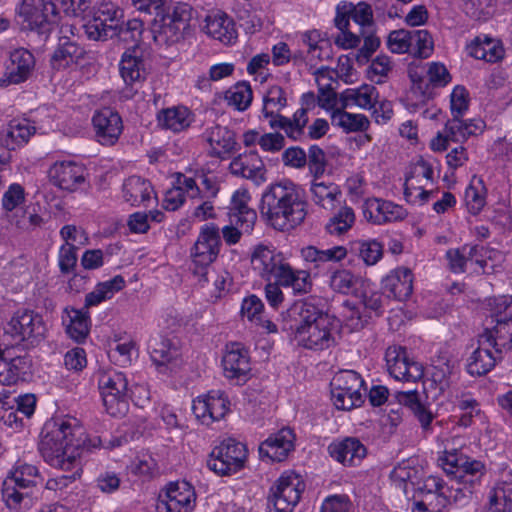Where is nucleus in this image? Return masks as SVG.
I'll list each match as a JSON object with an SVG mask.
<instances>
[{"mask_svg": "<svg viewBox=\"0 0 512 512\" xmlns=\"http://www.w3.org/2000/svg\"><path fill=\"white\" fill-rule=\"evenodd\" d=\"M126 442L127 438L122 436H112L110 440L96 435L87 436L78 419L64 416L45 422L38 449L49 465L71 471L80 465L79 458L84 451L113 449Z\"/></svg>", "mask_w": 512, "mask_h": 512, "instance_id": "f257e3e1", "label": "nucleus"}, {"mask_svg": "<svg viewBox=\"0 0 512 512\" xmlns=\"http://www.w3.org/2000/svg\"><path fill=\"white\" fill-rule=\"evenodd\" d=\"M281 328L298 345L320 351L335 345L338 320L307 300L294 303L283 314Z\"/></svg>", "mask_w": 512, "mask_h": 512, "instance_id": "f03ea898", "label": "nucleus"}, {"mask_svg": "<svg viewBox=\"0 0 512 512\" xmlns=\"http://www.w3.org/2000/svg\"><path fill=\"white\" fill-rule=\"evenodd\" d=\"M307 207L303 190L291 180L283 179L264 189L259 209L267 225L280 232H290L305 221Z\"/></svg>", "mask_w": 512, "mask_h": 512, "instance_id": "7ed1b4c3", "label": "nucleus"}, {"mask_svg": "<svg viewBox=\"0 0 512 512\" xmlns=\"http://www.w3.org/2000/svg\"><path fill=\"white\" fill-rule=\"evenodd\" d=\"M122 11L111 2H102L94 7L87 15L83 25L85 35L89 40L107 41L115 36L133 42L141 40L143 23L140 20H129L126 24L120 22Z\"/></svg>", "mask_w": 512, "mask_h": 512, "instance_id": "20e7f679", "label": "nucleus"}, {"mask_svg": "<svg viewBox=\"0 0 512 512\" xmlns=\"http://www.w3.org/2000/svg\"><path fill=\"white\" fill-rule=\"evenodd\" d=\"M191 10L188 4L179 3L173 8L157 11L150 31L155 43L169 46L181 41L190 27Z\"/></svg>", "mask_w": 512, "mask_h": 512, "instance_id": "39448f33", "label": "nucleus"}, {"mask_svg": "<svg viewBox=\"0 0 512 512\" xmlns=\"http://www.w3.org/2000/svg\"><path fill=\"white\" fill-rule=\"evenodd\" d=\"M36 466L18 462L4 481L2 497L9 509H28L33 505L31 489L37 484Z\"/></svg>", "mask_w": 512, "mask_h": 512, "instance_id": "423d86ee", "label": "nucleus"}, {"mask_svg": "<svg viewBox=\"0 0 512 512\" xmlns=\"http://www.w3.org/2000/svg\"><path fill=\"white\" fill-rule=\"evenodd\" d=\"M488 306L493 325L487 327L481 336L489 340L493 349L503 354L512 349V297L489 299Z\"/></svg>", "mask_w": 512, "mask_h": 512, "instance_id": "0eeeda50", "label": "nucleus"}, {"mask_svg": "<svg viewBox=\"0 0 512 512\" xmlns=\"http://www.w3.org/2000/svg\"><path fill=\"white\" fill-rule=\"evenodd\" d=\"M17 17L23 29L46 39L58 22L59 13L53 0H22Z\"/></svg>", "mask_w": 512, "mask_h": 512, "instance_id": "6e6552de", "label": "nucleus"}, {"mask_svg": "<svg viewBox=\"0 0 512 512\" xmlns=\"http://www.w3.org/2000/svg\"><path fill=\"white\" fill-rule=\"evenodd\" d=\"M220 228L215 223L201 226L198 237L190 250L192 271L207 281L211 264L217 259L221 248Z\"/></svg>", "mask_w": 512, "mask_h": 512, "instance_id": "1a4fd4ad", "label": "nucleus"}, {"mask_svg": "<svg viewBox=\"0 0 512 512\" xmlns=\"http://www.w3.org/2000/svg\"><path fill=\"white\" fill-rule=\"evenodd\" d=\"M98 388L103 405L113 417H123L129 410L128 380L126 375L116 370L100 374Z\"/></svg>", "mask_w": 512, "mask_h": 512, "instance_id": "9d476101", "label": "nucleus"}, {"mask_svg": "<svg viewBox=\"0 0 512 512\" xmlns=\"http://www.w3.org/2000/svg\"><path fill=\"white\" fill-rule=\"evenodd\" d=\"M300 475L286 471L270 487L267 512H293L305 490Z\"/></svg>", "mask_w": 512, "mask_h": 512, "instance_id": "9b49d317", "label": "nucleus"}, {"mask_svg": "<svg viewBox=\"0 0 512 512\" xmlns=\"http://www.w3.org/2000/svg\"><path fill=\"white\" fill-rule=\"evenodd\" d=\"M246 459V446L228 438L212 449L207 459V467L220 476L231 475L244 467Z\"/></svg>", "mask_w": 512, "mask_h": 512, "instance_id": "f8f14e48", "label": "nucleus"}, {"mask_svg": "<svg viewBox=\"0 0 512 512\" xmlns=\"http://www.w3.org/2000/svg\"><path fill=\"white\" fill-rule=\"evenodd\" d=\"M364 380L353 370H342L331 381V397L339 410H351L363 403Z\"/></svg>", "mask_w": 512, "mask_h": 512, "instance_id": "ddd939ff", "label": "nucleus"}, {"mask_svg": "<svg viewBox=\"0 0 512 512\" xmlns=\"http://www.w3.org/2000/svg\"><path fill=\"white\" fill-rule=\"evenodd\" d=\"M278 119V124L271 123V129L283 130L293 141L318 140L329 131V123L323 118H317L307 126L309 118L304 109H297L291 118Z\"/></svg>", "mask_w": 512, "mask_h": 512, "instance_id": "4468645a", "label": "nucleus"}, {"mask_svg": "<svg viewBox=\"0 0 512 512\" xmlns=\"http://www.w3.org/2000/svg\"><path fill=\"white\" fill-rule=\"evenodd\" d=\"M5 333L16 342L37 344L44 339L47 327L43 317L30 309L17 310L6 324Z\"/></svg>", "mask_w": 512, "mask_h": 512, "instance_id": "2eb2a0df", "label": "nucleus"}, {"mask_svg": "<svg viewBox=\"0 0 512 512\" xmlns=\"http://www.w3.org/2000/svg\"><path fill=\"white\" fill-rule=\"evenodd\" d=\"M194 487L185 480L169 482L161 489L158 502V512H191L196 506Z\"/></svg>", "mask_w": 512, "mask_h": 512, "instance_id": "dca6fc26", "label": "nucleus"}, {"mask_svg": "<svg viewBox=\"0 0 512 512\" xmlns=\"http://www.w3.org/2000/svg\"><path fill=\"white\" fill-rule=\"evenodd\" d=\"M31 367L28 354L16 355L13 348L0 350V384L12 386L27 381L32 374Z\"/></svg>", "mask_w": 512, "mask_h": 512, "instance_id": "f3484780", "label": "nucleus"}, {"mask_svg": "<svg viewBox=\"0 0 512 512\" xmlns=\"http://www.w3.org/2000/svg\"><path fill=\"white\" fill-rule=\"evenodd\" d=\"M385 360L389 374L398 381L416 382L423 377L421 364L410 360L404 347H388Z\"/></svg>", "mask_w": 512, "mask_h": 512, "instance_id": "a211bd4d", "label": "nucleus"}, {"mask_svg": "<svg viewBox=\"0 0 512 512\" xmlns=\"http://www.w3.org/2000/svg\"><path fill=\"white\" fill-rule=\"evenodd\" d=\"M230 402L223 391L212 390L193 400L192 411L204 425L219 421L228 413Z\"/></svg>", "mask_w": 512, "mask_h": 512, "instance_id": "6ab92c4d", "label": "nucleus"}, {"mask_svg": "<svg viewBox=\"0 0 512 512\" xmlns=\"http://www.w3.org/2000/svg\"><path fill=\"white\" fill-rule=\"evenodd\" d=\"M203 138L209 145V156L220 160L229 159L239 148L235 132L226 126L216 124L207 127Z\"/></svg>", "mask_w": 512, "mask_h": 512, "instance_id": "aec40b11", "label": "nucleus"}, {"mask_svg": "<svg viewBox=\"0 0 512 512\" xmlns=\"http://www.w3.org/2000/svg\"><path fill=\"white\" fill-rule=\"evenodd\" d=\"M287 259L276 249L257 245L251 254V267L253 271L266 281L276 279Z\"/></svg>", "mask_w": 512, "mask_h": 512, "instance_id": "412c9836", "label": "nucleus"}, {"mask_svg": "<svg viewBox=\"0 0 512 512\" xmlns=\"http://www.w3.org/2000/svg\"><path fill=\"white\" fill-rule=\"evenodd\" d=\"M92 123L97 141L104 146H113L123 131L121 116L109 107L96 111Z\"/></svg>", "mask_w": 512, "mask_h": 512, "instance_id": "4be33fe9", "label": "nucleus"}, {"mask_svg": "<svg viewBox=\"0 0 512 512\" xmlns=\"http://www.w3.org/2000/svg\"><path fill=\"white\" fill-rule=\"evenodd\" d=\"M222 366L226 378L237 383L245 382L251 371L248 350L241 343L228 344L222 358Z\"/></svg>", "mask_w": 512, "mask_h": 512, "instance_id": "5701e85b", "label": "nucleus"}, {"mask_svg": "<svg viewBox=\"0 0 512 512\" xmlns=\"http://www.w3.org/2000/svg\"><path fill=\"white\" fill-rule=\"evenodd\" d=\"M138 42L123 52L119 62L120 76L125 84L130 86L142 83L147 76L144 51Z\"/></svg>", "mask_w": 512, "mask_h": 512, "instance_id": "b1692460", "label": "nucleus"}, {"mask_svg": "<svg viewBox=\"0 0 512 512\" xmlns=\"http://www.w3.org/2000/svg\"><path fill=\"white\" fill-rule=\"evenodd\" d=\"M232 175L252 181L259 186L266 181V167L256 151L245 152L234 157L229 164Z\"/></svg>", "mask_w": 512, "mask_h": 512, "instance_id": "393cba45", "label": "nucleus"}, {"mask_svg": "<svg viewBox=\"0 0 512 512\" xmlns=\"http://www.w3.org/2000/svg\"><path fill=\"white\" fill-rule=\"evenodd\" d=\"M85 168L74 161H57L49 169V179L62 190L75 191L85 182Z\"/></svg>", "mask_w": 512, "mask_h": 512, "instance_id": "a878e982", "label": "nucleus"}, {"mask_svg": "<svg viewBox=\"0 0 512 512\" xmlns=\"http://www.w3.org/2000/svg\"><path fill=\"white\" fill-rule=\"evenodd\" d=\"M295 434L292 429L285 427L271 434L259 446V454L262 458L281 462L294 450Z\"/></svg>", "mask_w": 512, "mask_h": 512, "instance_id": "bb28decb", "label": "nucleus"}, {"mask_svg": "<svg viewBox=\"0 0 512 512\" xmlns=\"http://www.w3.org/2000/svg\"><path fill=\"white\" fill-rule=\"evenodd\" d=\"M59 43L51 57V65L54 69L60 70L77 64L85 56V50L75 41H72L66 34L71 33L72 26L64 25L61 27Z\"/></svg>", "mask_w": 512, "mask_h": 512, "instance_id": "cd10ccee", "label": "nucleus"}, {"mask_svg": "<svg viewBox=\"0 0 512 512\" xmlns=\"http://www.w3.org/2000/svg\"><path fill=\"white\" fill-rule=\"evenodd\" d=\"M502 357L503 354L497 349H493L489 340L480 335L477 349L472 352L467 360V372L472 376L485 375L494 368Z\"/></svg>", "mask_w": 512, "mask_h": 512, "instance_id": "c85d7f7f", "label": "nucleus"}, {"mask_svg": "<svg viewBox=\"0 0 512 512\" xmlns=\"http://www.w3.org/2000/svg\"><path fill=\"white\" fill-rule=\"evenodd\" d=\"M35 66L34 56L24 48L16 49L10 54V63L6 67L1 86L19 84L28 79Z\"/></svg>", "mask_w": 512, "mask_h": 512, "instance_id": "c756f323", "label": "nucleus"}, {"mask_svg": "<svg viewBox=\"0 0 512 512\" xmlns=\"http://www.w3.org/2000/svg\"><path fill=\"white\" fill-rule=\"evenodd\" d=\"M364 217L374 224L399 221L407 216L400 205L379 198L367 199L363 206Z\"/></svg>", "mask_w": 512, "mask_h": 512, "instance_id": "7c9ffc66", "label": "nucleus"}, {"mask_svg": "<svg viewBox=\"0 0 512 512\" xmlns=\"http://www.w3.org/2000/svg\"><path fill=\"white\" fill-rule=\"evenodd\" d=\"M332 459L344 466L359 464L367 454L366 447L355 437L334 440L327 448Z\"/></svg>", "mask_w": 512, "mask_h": 512, "instance_id": "2f4dec72", "label": "nucleus"}, {"mask_svg": "<svg viewBox=\"0 0 512 512\" xmlns=\"http://www.w3.org/2000/svg\"><path fill=\"white\" fill-rule=\"evenodd\" d=\"M487 512H512V470L503 469L491 487Z\"/></svg>", "mask_w": 512, "mask_h": 512, "instance_id": "473e14b6", "label": "nucleus"}, {"mask_svg": "<svg viewBox=\"0 0 512 512\" xmlns=\"http://www.w3.org/2000/svg\"><path fill=\"white\" fill-rule=\"evenodd\" d=\"M205 33L219 42L229 45L237 39V30L231 17L222 11L210 12L205 17Z\"/></svg>", "mask_w": 512, "mask_h": 512, "instance_id": "72a5a7b5", "label": "nucleus"}, {"mask_svg": "<svg viewBox=\"0 0 512 512\" xmlns=\"http://www.w3.org/2000/svg\"><path fill=\"white\" fill-rule=\"evenodd\" d=\"M383 294L388 298L404 301L413 291L412 271L405 267L390 272L382 281Z\"/></svg>", "mask_w": 512, "mask_h": 512, "instance_id": "f704fd0d", "label": "nucleus"}, {"mask_svg": "<svg viewBox=\"0 0 512 512\" xmlns=\"http://www.w3.org/2000/svg\"><path fill=\"white\" fill-rule=\"evenodd\" d=\"M350 19L360 26L370 25L373 21L371 6L365 2L354 5L352 2L341 1L336 6L335 26L338 29L349 27Z\"/></svg>", "mask_w": 512, "mask_h": 512, "instance_id": "c9c22d12", "label": "nucleus"}, {"mask_svg": "<svg viewBox=\"0 0 512 512\" xmlns=\"http://www.w3.org/2000/svg\"><path fill=\"white\" fill-rule=\"evenodd\" d=\"M472 133L471 124L463 121L462 117H453L448 120L444 131L439 132L431 141V148L434 151H444L447 149L449 142L462 143L466 141Z\"/></svg>", "mask_w": 512, "mask_h": 512, "instance_id": "e433bc0d", "label": "nucleus"}, {"mask_svg": "<svg viewBox=\"0 0 512 512\" xmlns=\"http://www.w3.org/2000/svg\"><path fill=\"white\" fill-rule=\"evenodd\" d=\"M62 324L68 336L78 343L84 342L90 331V316L86 309L66 306L62 312Z\"/></svg>", "mask_w": 512, "mask_h": 512, "instance_id": "4c0bfd02", "label": "nucleus"}, {"mask_svg": "<svg viewBox=\"0 0 512 512\" xmlns=\"http://www.w3.org/2000/svg\"><path fill=\"white\" fill-rule=\"evenodd\" d=\"M123 198L132 206L147 205L154 195V189L147 179L130 176L122 185Z\"/></svg>", "mask_w": 512, "mask_h": 512, "instance_id": "58836bf2", "label": "nucleus"}, {"mask_svg": "<svg viewBox=\"0 0 512 512\" xmlns=\"http://www.w3.org/2000/svg\"><path fill=\"white\" fill-rule=\"evenodd\" d=\"M285 288H292L295 294L303 295L312 290L313 282L308 270L294 269L288 261L275 279Z\"/></svg>", "mask_w": 512, "mask_h": 512, "instance_id": "ea45409f", "label": "nucleus"}, {"mask_svg": "<svg viewBox=\"0 0 512 512\" xmlns=\"http://www.w3.org/2000/svg\"><path fill=\"white\" fill-rule=\"evenodd\" d=\"M157 120L160 127L173 132H181L191 125L194 117L187 107L173 106L159 111Z\"/></svg>", "mask_w": 512, "mask_h": 512, "instance_id": "a19ab883", "label": "nucleus"}, {"mask_svg": "<svg viewBox=\"0 0 512 512\" xmlns=\"http://www.w3.org/2000/svg\"><path fill=\"white\" fill-rule=\"evenodd\" d=\"M480 248L477 245H464L461 248L450 249L446 253L450 270L454 273H462L470 265H479L483 268L485 261L479 258Z\"/></svg>", "mask_w": 512, "mask_h": 512, "instance_id": "79ce46f5", "label": "nucleus"}, {"mask_svg": "<svg viewBox=\"0 0 512 512\" xmlns=\"http://www.w3.org/2000/svg\"><path fill=\"white\" fill-rule=\"evenodd\" d=\"M310 192L313 202L326 210L334 209L342 196V192L337 184L321 181L320 178L313 179Z\"/></svg>", "mask_w": 512, "mask_h": 512, "instance_id": "37998d69", "label": "nucleus"}, {"mask_svg": "<svg viewBox=\"0 0 512 512\" xmlns=\"http://www.w3.org/2000/svg\"><path fill=\"white\" fill-rule=\"evenodd\" d=\"M35 133V127L26 119H13L3 130L2 142L9 150H15L18 146L27 143Z\"/></svg>", "mask_w": 512, "mask_h": 512, "instance_id": "c03bdc74", "label": "nucleus"}, {"mask_svg": "<svg viewBox=\"0 0 512 512\" xmlns=\"http://www.w3.org/2000/svg\"><path fill=\"white\" fill-rule=\"evenodd\" d=\"M378 91L372 85H362L357 89H346L341 94L342 108L358 106L363 109H371L377 101Z\"/></svg>", "mask_w": 512, "mask_h": 512, "instance_id": "a18cd8bd", "label": "nucleus"}, {"mask_svg": "<svg viewBox=\"0 0 512 512\" xmlns=\"http://www.w3.org/2000/svg\"><path fill=\"white\" fill-rule=\"evenodd\" d=\"M286 105L287 98L283 88L280 86H272L264 98L262 109L263 117L268 121L270 127L271 123L278 124V117L286 118L279 113Z\"/></svg>", "mask_w": 512, "mask_h": 512, "instance_id": "49530a36", "label": "nucleus"}, {"mask_svg": "<svg viewBox=\"0 0 512 512\" xmlns=\"http://www.w3.org/2000/svg\"><path fill=\"white\" fill-rule=\"evenodd\" d=\"M444 445V451L438 457V464L448 475L456 476L463 469H467L474 459L464 455L456 448H449V441Z\"/></svg>", "mask_w": 512, "mask_h": 512, "instance_id": "de8ad7c7", "label": "nucleus"}, {"mask_svg": "<svg viewBox=\"0 0 512 512\" xmlns=\"http://www.w3.org/2000/svg\"><path fill=\"white\" fill-rule=\"evenodd\" d=\"M468 49L472 57L489 63H495L504 56L502 45L498 41L488 37H485L483 41L477 38L470 44Z\"/></svg>", "mask_w": 512, "mask_h": 512, "instance_id": "09e8293b", "label": "nucleus"}, {"mask_svg": "<svg viewBox=\"0 0 512 512\" xmlns=\"http://www.w3.org/2000/svg\"><path fill=\"white\" fill-rule=\"evenodd\" d=\"M125 285L122 276L117 275L113 279L99 283L95 289L85 297L84 309L97 306L105 300L111 299L113 295L120 291Z\"/></svg>", "mask_w": 512, "mask_h": 512, "instance_id": "8fccbe9b", "label": "nucleus"}, {"mask_svg": "<svg viewBox=\"0 0 512 512\" xmlns=\"http://www.w3.org/2000/svg\"><path fill=\"white\" fill-rule=\"evenodd\" d=\"M344 109H336L332 112L331 122L334 126L342 128L347 133L366 131L369 128L370 122L365 115L349 113Z\"/></svg>", "mask_w": 512, "mask_h": 512, "instance_id": "3c124183", "label": "nucleus"}, {"mask_svg": "<svg viewBox=\"0 0 512 512\" xmlns=\"http://www.w3.org/2000/svg\"><path fill=\"white\" fill-rule=\"evenodd\" d=\"M224 99L228 106L237 111H245L253 100L252 88L246 81L237 82L225 92Z\"/></svg>", "mask_w": 512, "mask_h": 512, "instance_id": "603ef678", "label": "nucleus"}, {"mask_svg": "<svg viewBox=\"0 0 512 512\" xmlns=\"http://www.w3.org/2000/svg\"><path fill=\"white\" fill-rule=\"evenodd\" d=\"M148 347L150 357L158 367L166 366L179 355L177 348L166 338H153L149 341Z\"/></svg>", "mask_w": 512, "mask_h": 512, "instance_id": "864d4df0", "label": "nucleus"}, {"mask_svg": "<svg viewBox=\"0 0 512 512\" xmlns=\"http://www.w3.org/2000/svg\"><path fill=\"white\" fill-rule=\"evenodd\" d=\"M230 222L245 233L252 231L257 215L255 210L248 207L247 203L233 197V207L230 209Z\"/></svg>", "mask_w": 512, "mask_h": 512, "instance_id": "5fc2aeb1", "label": "nucleus"}, {"mask_svg": "<svg viewBox=\"0 0 512 512\" xmlns=\"http://www.w3.org/2000/svg\"><path fill=\"white\" fill-rule=\"evenodd\" d=\"M485 472L486 469L484 463L478 460H473L467 469H463L454 477L455 482L464 486V489L473 494L475 489L481 485Z\"/></svg>", "mask_w": 512, "mask_h": 512, "instance_id": "6e6d98bb", "label": "nucleus"}, {"mask_svg": "<svg viewBox=\"0 0 512 512\" xmlns=\"http://www.w3.org/2000/svg\"><path fill=\"white\" fill-rule=\"evenodd\" d=\"M486 187L482 179L474 178L465 190V204L472 215L479 214L486 204Z\"/></svg>", "mask_w": 512, "mask_h": 512, "instance_id": "4d7b16f0", "label": "nucleus"}, {"mask_svg": "<svg viewBox=\"0 0 512 512\" xmlns=\"http://www.w3.org/2000/svg\"><path fill=\"white\" fill-rule=\"evenodd\" d=\"M355 223L354 210L349 206L341 207L327 222L325 228L330 235L340 236L352 228Z\"/></svg>", "mask_w": 512, "mask_h": 512, "instance_id": "13d9d810", "label": "nucleus"}, {"mask_svg": "<svg viewBox=\"0 0 512 512\" xmlns=\"http://www.w3.org/2000/svg\"><path fill=\"white\" fill-rule=\"evenodd\" d=\"M360 278L350 270L338 269L332 272L329 285L332 290L341 294H351L358 288Z\"/></svg>", "mask_w": 512, "mask_h": 512, "instance_id": "bf43d9fd", "label": "nucleus"}, {"mask_svg": "<svg viewBox=\"0 0 512 512\" xmlns=\"http://www.w3.org/2000/svg\"><path fill=\"white\" fill-rule=\"evenodd\" d=\"M434 49V42L428 30H411V50L409 54L416 58H428Z\"/></svg>", "mask_w": 512, "mask_h": 512, "instance_id": "052dcab7", "label": "nucleus"}, {"mask_svg": "<svg viewBox=\"0 0 512 512\" xmlns=\"http://www.w3.org/2000/svg\"><path fill=\"white\" fill-rule=\"evenodd\" d=\"M354 249L366 265L376 264L383 255V246L377 240L357 241Z\"/></svg>", "mask_w": 512, "mask_h": 512, "instance_id": "680f3d73", "label": "nucleus"}, {"mask_svg": "<svg viewBox=\"0 0 512 512\" xmlns=\"http://www.w3.org/2000/svg\"><path fill=\"white\" fill-rule=\"evenodd\" d=\"M387 46L392 53H409L411 50V30L398 29L391 31L387 38Z\"/></svg>", "mask_w": 512, "mask_h": 512, "instance_id": "e2e57ef3", "label": "nucleus"}, {"mask_svg": "<svg viewBox=\"0 0 512 512\" xmlns=\"http://www.w3.org/2000/svg\"><path fill=\"white\" fill-rule=\"evenodd\" d=\"M496 0H462L464 12L473 19L487 18L492 13Z\"/></svg>", "mask_w": 512, "mask_h": 512, "instance_id": "0e129e2a", "label": "nucleus"}, {"mask_svg": "<svg viewBox=\"0 0 512 512\" xmlns=\"http://www.w3.org/2000/svg\"><path fill=\"white\" fill-rule=\"evenodd\" d=\"M306 154L310 173L314 178H321L327 165L325 152L318 145H312Z\"/></svg>", "mask_w": 512, "mask_h": 512, "instance_id": "69168bd1", "label": "nucleus"}, {"mask_svg": "<svg viewBox=\"0 0 512 512\" xmlns=\"http://www.w3.org/2000/svg\"><path fill=\"white\" fill-rule=\"evenodd\" d=\"M446 487L447 485L440 477L430 475L424 479L421 489L428 494L435 495L438 505L445 507L447 505Z\"/></svg>", "mask_w": 512, "mask_h": 512, "instance_id": "338daca9", "label": "nucleus"}, {"mask_svg": "<svg viewBox=\"0 0 512 512\" xmlns=\"http://www.w3.org/2000/svg\"><path fill=\"white\" fill-rule=\"evenodd\" d=\"M264 304L256 295H250L244 298L241 305V314L246 317L251 323L260 321L263 316Z\"/></svg>", "mask_w": 512, "mask_h": 512, "instance_id": "774afa93", "label": "nucleus"}]
</instances>
